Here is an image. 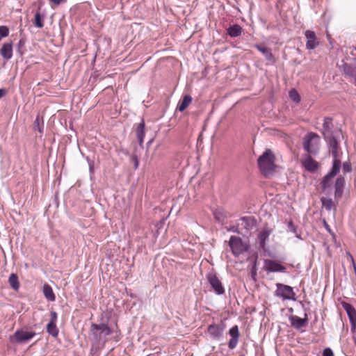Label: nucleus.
<instances>
[{
	"instance_id": "7",
	"label": "nucleus",
	"mask_w": 356,
	"mask_h": 356,
	"mask_svg": "<svg viewBox=\"0 0 356 356\" xmlns=\"http://www.w3.org/2000/svg\"><path fill=\"white\" fill-rule=\"evenodd\" d=\"M225 329V325L222 323L220 324H211L207 328V332L211 338L215 340H220Z\"/></svg>"
},
{
	"instance_id": "42",
	"label": "nucleus",
	"mask_w": 356,
	"mask_h": 356,
	"mask_svg": "<svg viewBox=\"0 0 356 356\" xmlns=\"http://www.w3.org/2000/svg\"><path fill=\"white\" fill-rule=\"evenodd\" d=\"M232 230L233 232H237V233H238V234H240V233H241L239 231H237V230H236V229H235L234 227H233V228L232 229Z\"/></svg>"
},
{
	"instance_id": "32",
	"label": "nucleus",
	"mask_w": 356,
	"mask_h": 356,
	"mask_svg": "<svg viewBox=\"0 0 356 356\" xmlns=\"http://www.w3.org/2000/svg\"><path fill=\"white\" fill-rule=\"evenodd\" d=\"M9 34V29L6 26H0V41L3 38H6Z\"/></svg>"
},
{
	"instance_id": "20",
	"label": "nucleus",
	"mask_w": 356,
	"mask_h": 356,
	"mask_svg": "<svg viewBox=\"0 0 356 356\" xmlns=\"http://www.w3.org/2000/svg\"><path fill=\"white\" fill-rule=\"evenodd\" d=\"M255 47L265 56L266 60L273 61V56L270 49L262 44H256Z\"/></svg>"
},
{
	"instance_id": "30",
	"label": "nucleus",
	"mask_w": 356,
	"mask_h": 356,
	"mask_svg": "<svg viewBox=\"0 0 356 356\" xmlns=\"http://www.w3.org/2000/svg\"><path fill=\"white\" fill-rule=\"evenodd\" d=\"M34 24L38 28H42L44 26L43 19L39 12L35 14Z\"/></svg>"
},
{
	"instance_id": "15",
	"label": "nucleus",
	"mask_w": 356,
	"mask_h": 356,
	"mask_svg": "<svg viewBox=\"0 0 356 356\" xmlns=\"http://www.w3.org/2000/svg\"><path fill=\"white\" fill-rule=\"evenodd\" d=\"M301 162L302 165L309 172H314L318 169V162L314 160L309 155H306Z\"/></svg>"
},
{
	"instance_id": "11",
	"label": "nucleus",
	"mask_w": 356,
	"mask_h": 356,
	"mask_svg": "<svg viewBox=\"0 0 356 356\" xmlns=\"http://www.w3.org/2000/svg\"><path fill=\"white\" fill-rule=\"evenodd\" d=\"M291 325L295 329H300L305 327L308 323L307 314L305 313L304 318H300L297 316H291L289 317Z\"/></svg>"
},
{
	"instance_id": "40",
	"label": "nucleus",
	"mask_w": 356,
	"mask_h": 356,
	"mask_svg": "<svg viewBox=\"0 0 356 356\" xmlns=\"http://www.w3.org/2000/svg\"><path fill=\"white\" fill-rule=\"evenodd\" d=\"M6 93V90L5 89H0V98L3 97Z\"/></svg>"
},
{
	"instance_id": "18",
	"label": "nucleus",
	"mask_w": 356,
	"mask_h": 356,
	"mask_svg": "<svg viewBox=\"0 0 356 356\" xmlns=\"http://www.w3.org/2000/svg\"><path fill=\"white\" fill-rule=\"evenodd\" d=\"M0 54L1 56L6 59L9 60L13 56V42L10 41L8 42L4 43L1 48L0 49Z\"/></svg>"
},
{
	"instance_id": "6",
	"label": "nucleus",
	"mask_w": 356,
	"mask_h": 356,
	"mask_svg": "<svg viewBox=\"0 0 356 356\" xmlns=\"http://www.w3.org/2000/svg\"><path fill=\"white\" fill-rule=\"evenodd\" d=\"M229 243L234 255L238 256L247 250L246 244H245L239 237L232 236Z\"/></svg>"
},
{
	"instance_id": "1",
	"label": "nucleus",
	"mask_w": 356,
	"mask_h": 356,
	"mask_svg": "<svg viewBox=\"0 0 356 356\" xmlns=\"http://www.w3.org/2000/svg\"><path fill=\"white\" fill-rule=\"evenodd\" d=\"M321 133L325 141L328 143L330 149H333V153L335 154V149L336 147H339L337 138L341 134V129H334L332 119L329 117H325L323 120Z\"/></svg>"
},
{
	"instance_id": "23",
	"label": "nucleus",
	"mask_w": 356,
	"mask_h": 356,
	"mask_svg": "<svg viewBox=\"0 0 356 356\" xmlns=\"http://www.w3.org/2000/svg\"><path fill=\"white\" fill-rule=\"evenodd\" d=\"M43 293L45 298L51 302H53L56 299V296L52 290V288L49 284H44L43 286Z\"/></svg>"
},
{
	"instance_id": "3",
	"label": "nucleus",
	"mask_w": 356,
	"mask_h": 356,
	"mask_svg": "<svg viewBox=\"0 0 356 356\" xmlns=\"http://www.w3.org/2000/svg\"><path fill=\"white\" fill-rule=\"evenodd\" d=\"M320 137L314 132L307 134L303 138V148L311 154H316L319 149Z\"/></svg>"
},
{
	"instance_id": "37",
	"label": "nucleus",
	"mask_w": 356,
	"mask_h": 356,
	"mask_svg": "<svg viewBox=\"0 0 356 356\" xmlns=\"http://www.w3.org/2000/svg\"><path fill=\"white\" fill-rule=\"evenodd\" d=\"M57 321V313L54 311L51 312V321L49 322H53L56 323Z\"/></svg>"
},
{
	"instance_id": "14",
	"label": "nucleus",
	"mask_w": 356,
	"mask_h": 356,
	"mask_svg": "<svg viewBox=\"0 0 356 356\" xmlns=\"http://www.w3.org/2000/svg\"><path fill=\"white\" fill-rule=\"evenodd\" d=\"M305 35L307 38L306 47L307 49H314L318 46V42L314 31L307 30Z\"/></svg>"
},
{
	"instance_id": "29",
	"label": "nucleus",
	"mask_w": 356,
	"mask_h": 356,
	"mask_svg": "<svg viewBox=\"0 0 356 356\" xmlns=\"http://www.w3.org/2000/svg\"><path fill=\"white\" fill-rule=\"evenodd\" d=\"M47 332L54 337H56L58 334V329L56 323L49 322L47 325Z\"/></svg>"
},
{
	"instance_id": "41",
	"label": "nucleus",
	"mask_w": 356,
	"mask_h": 356,
	"mask_svg": "<svg viewBox=\"0 0 356 356\" xmlns=\"http://www.w3.org/2000/svg\"><path fill=\"white\" fill-rule=\"evenodd\" d=\"M324 224H325V227L327 230V232H329L330 233L333 234V233L331 231V229L330 228V227L328 226V225L327 224V222L325 221L324 222Z\"/></svg>"
},
{
	"instance_id": "26",
	"label": "nucleus",
	"mask_w": 356,
	"mask_h": 356,
	"mask_svg": "<svg viewBox=\"0 0 356 356\" xmlns=\"http://www.w3.org/2000/svg\"><path fill=\"white\" fill-rule=\"evenodd\" d=\"M8 283L10 287L15 290L17 291L19 288V282L18 280V277L16 274L12 273L8 278Z\"/></svg>"
},
{
	"instance_id": "34",
	"label": "nucleus",
	"mask_w": 356,
	"mask_h": 356,
	"mask_svg": "<svg viewBox=\"0 0 356 356\" xmlns=\"http://www.w3.org/2000/svg\"><path fill=\"white\" fill-rule=\"evenodd\" d=\"M323 356H334L333 351L330 348H326L323 352Z\"/></svg>"
},
{
	"instance_id": "19",
	"label": "nucleus",
	"mask_w": 356,
	"mask_h": 356,
	"mask_svg": "<svg viewBox=\"0 0 356 356\" xmlns=\"http://www.w3.org/2000/svg\"><path fill=\"white\" fill-rule=\"evenodd\" d=\"M272 232L271 229L265 228L258 234V239L261 248H264L266 241Z\"/></svg>"
},
{
	"instance_id": "39",
	"label": "nucleus",
	"mask_w": 356,
	"mask_h": 356,
	"mask_svg": "<svg viewBox=\"0 0 356 356\" xmlns=\"http://www.w3.org/2000/svg\"><path fill=\"white\" fill-rule=\"evenodd\" d=\"M50 2L54 3L55 5L58 6L62 3L65 2L67 0H49Z\"/></svg>"
},
{
	"instance_id": "38",
	"label": "nucleus",
	"mask_w": 356,
	"mask_h": 356,
	"mask_svg": "<svg viewBox=\"0 0 356 356\" xmlns=\"http://www.w3.org/2000/svg\"><path fill=\"white\" fill-rule=\"evenodd\" d=\"M288 227L289 229V230L293 232V233H296V226L293 224V222L291 221L289 222L288 223Z\"/></svg>"
},
{
	"instance_id": "4",
	"label": "nucleus",
	"mask_w": 356,
	"mask_h": 356,
	"mask_svg": "<svg viewBox=\"0 0 356 356\" xmlns=\"http://www.w3.org/2000/svg\"><path fill=\"white\" fill-rule=\"evenodd\" d=\"M276 287L275 291L276 297L281 298L283 300H296V293L293 291V287L281 283L276 284Z\"/></svg>"
},
{
	"instance_id": "33",
	"label": "nucleus",
	"mask_w": 356,
	"mask_h": 356,
	"mask_svg": "<svg viewBox=\"0 0 356 356\" xmlns=\"http://www.w3.org/2000/svg\"><path fill=\"white\" fill-rule=\"evenodd\" d=\"M342 170L343 173L350 172L352 170L350 163L348 162L343 163Z\"/></svg>"
},
{
	"instance_id": "27",
	"label": "nucleus",
	"mask_w": 356,
	"mask_h": 356,
	"mask_svg": "<svg viewBox=\"0 0 356 356\" xmlns=\"http://www.w3.org/2000/svg\"><path fill=\"white\" fill-rule=\"evenodd\" d=\"M321 200L322 202L323 207L325 208L326 210H336V207L332 199L323 197H321Z\"/></svg>"
},
{
	"instance_id": "28",
	"label": "nucleus",
	"mask_w": 356,
	"mask_h": 356,
	"mask_svg": "<svg viewBox=\"0 0 356 356\" xmlns=\"http://www.w3.org/2000/svg\"><path fill=\"white\" fill-rule=\"evenodd\" d=\"M242 29L241 27L238 24H234L233 26H231L228 29L227 32L228 34L231 37H238L241 33Z\"/></svg>"
},
{
	"instance_id": "25",
	"label": "nucleus",
	"mask_w": 356,
	"mask_h": 356,
	"mask_svg": "<svg viewBox=\"0 0 356 356\" xmlns=\"http://www.w3.org/2000/svg\"><path fill=\"white\" fill-rule=\"evenodd\" d=\"M333 177H330L329 174H327L323 178L321 181V186H322V190L323 192L327 193V190L330 189L332 181V179Z\"/></svg>"
},
{
	"instance_id": "36",
	"label": "nucleus",
	"mask_w": 356,
	"mask_h": 356,
	"mask_svg": "<svg viewBox=\"0 0 356 356\" xmlns=\"http://www.w3.org/2000/svg\"><path fill=\"white\" fill-rule=\"evenodd\" d=\"M131 160L134 162V168L137 169L138 168V165H139V161H138L137 156L136 155H133L131 156Z\"/></svg>"
},
{
	"instance_id": "5",
	"label": "nucleus",
	"mask_w": 356,
	"mask_h": 356,
	"mask_svg": "<svg viewBox=\"0 0 356 356\" xmlns=\"http://www.w3.org/2000/svg\"><path fill=\"white\" fill-rule=\"evenodd\" d=\"M207 280H208L211 289L215 292L216 294L220 296L225 293V288L217 277V275L213 273H209L207 275Z\"/></svg>"
},
{
	"instance_id": "17",
	"label": "nucleus",
	"mask_w": 356,
	"mask_h": 356,
	"mask_svg": "<svg viewBox=\"0 0 356 356\" xmlns=\"http://www.w3.org/2000/svg\"><path fill=\"white\" fill-rule=\"evenodd\" d=\"M345 186V179L343 177L339 176L336 179L334 184V196L336 199H339L342 197L343 193V188Z\"/></svg>"
},
{
	"instance_id": "10",
	"label": "nucleus",
	"mask_w": 356,
	"mask_h": 356,
	"mask_svg": "<svg viewBox=\"0 0 356 356\" xmlns=\"http://www.w3.org/2000/svg\"><path fill=\"white\" fill-rule=\"evenodd\" d=\"M264 269L269 272H284L286 267L273 260L266 259L264 261Z\"/></svg>"
},
{
	"instance_id": "13",
	"label": "nucleus",
	"mask_w": 356,
	"mask_h": 356,
	"mask_svg": "<svg viewBox=\"0 0 356 356\" xmlns=\"http://www.w3.org/2000/svg\"><path fill=\"white\" fill-rule=\"evenodd\" d=\"M92 331L93 332V334H95L97 337V332H99V337H101V336H108L111 333V330L110 327L106 325V324H95L92 323L91 325Z\"/></svg>"
},
{
	"instance_id": "24",
	"label": "nucleus",
	"mask_w": 356,
	"mask_h": 356,
	"mask_svg": "<svg viewBox=\"0 0 356 356\" xmlns=\"http://www.w3.org/2000/svg\"><path fill=\"white\" fill-rule=\"evenodd\" d=\"M254 219L251 217H242L240 218L238 225L243 226L245 230L250 229L254 225Z\"/></svg>"
},
{
	"instance_id": "8",
	"label": "nucleus",
	"mask_w": 356,
	"mask_h": 356,
	"mask_svg": "<svg viewBox=\"0 0 356 356\" xmlns=\"http://www.w3.org/2000/svg\"><path fill=\"white\" fill-rule=\"evenodd\" d=\"M35 335L36 333L33 331L18 330L14 333L13 337L17 343H24L30 341Z\"/></svg>"
},
{
	"instance_id": "12",
	"label": "nucleus",
	"mask_w": 356,
	"mask_h": 356,
	"mask_svg": "<svg viewBox=\"0 0 356 356\" xmlns=\"http://www.w3.org/2000/svg\"><path fill=\"white\" fill-rule=\"evenodd\" d=\"M229 334L231 337L230 340L228 342V347L232 350L235 348L238 344L239 339V331L237 325L233 326L229 331Z\"/></svg>"
},
{
	"instance_id": "35",
	"label": "nucleus",
	"mask_w": 356,
	"mask_h": 356,
	"mask_svg": "<svg viewBox=\"0 0 356 356\" xmlns=\"http://www.w3.org/2000/svg\"><path fill=\"white\" fill-rule=\"evenodd\" d=\"M34 129H38L40 132H42V129L40 127V118L38 116L34 122Z\"/></svg>"
},
{
	"instance_id": "16",
	"label": "nucleus",
	"mask_w": 356,
	"mask_h": 356,
	"mask_svg": "<svg viewBox=\"0 0 356 356\" xmlns=\"http://www.w3.org/2000/svg\"><path fill=\"white\" fill-rule=\"evenodd\" d=\"M343 308L346 312L353 328L356 327V311L355 308L347 302L342 304Z\"/></svg>"
},
{
	"instance_id": "44",
	"label": "nucleus",
	"mask_w": 356,
	"mask_h": 356,
	"mask_svg": "<svg viewBox=\"0 0 356 356\" xmlns=\"http://www.w3.org/2000/svg\"><path fill=\"white\" fill-rule=\"evenodd\" d=\"M350 259H351V260H352V262L354 264V260H353V257H352L351 255H350Z\"/></svg>"
},
{
	"instance_id": "43",
	"label": "nucleus",
	"mask_w": 356,
	"mask_h": 356,
	"mask_svg": "<svg viewBox=\"0 0 356 356\" xmlns=\"http://www.w3.org/2000/svg\"><path fill=\"white\" fill-rule=\"evenodd\" d=\"M90 170L92 172V164H90Z\"/></svg>"
},
{
	"instance_id": "22",
	"label": "nucleus",
	"mask_w": 356,
	"mask_h": 356,
	"mask_svg": "<svg viewBox=\"0 0 356 356\" xmlns=\"http://www.w3.org/2000/svg\"><path fill=\"white\" fill-rule=\"evenodd\" d=\"M144 129H145V123H144V121L142 120V122L138 124V125L136 128V136H137V138H138L140 145H142V144L143 143V138L145 136Z\"/></svg>"
},
{
	"instance_id": "31",
	"label": "nucleus",
	"mask_w": 356,
	"mask_h": 356,
	"mask_svg": "<svg viewBox=\"0 0 356 356\" xmlns=\"http://www.w3.org/2000/svg\"><path fill=\"white\" fill-rule=\"evenodd\" d=\"M289 97L295 102H299L300 101V97L295 89H291L290 90Z\"/></svg>"
},
{
	"instance_id": "9",
	"label": "nucleus",
	"mask_w": 356,
	"mask_h": 356,
	"mask_svg": "<svg viewBox=\"0 0 356 356\" xmlns=\"http://www.w3.org/2000/svg\"><path fill=\"white\" fill-rule=\"evenodd\" d=\"M338 149L339 147H336L335 154L333 153V149H330V151L334 159L332 167L330 171L327 173L329 174L330 177H334L339 172L341 168V161L339 159Z\"/></svg>"
},
{
	"instance_id": "2",
	"label": "nucleus",
	"mask_w": 356,
	"mask_h": 356,
	"mask_svg": "<svg viewBox=\"0 0 356 356\" xmlns=\"http://www.w3.org/2000/svg\"><path fill=\"white\" fill-rule=\"evenodd\" d=\"M275 157L272 150L266 149L257 159V164L261 172L268 177L273 175L275 170Z\"/></svg>"
},
{
	"instance_id": "21",
	"label": "nucleus",
	"mask_w": 356,
	"mask_h": 356,
	"mask_svg": "<svg viewBox=\"0 0 356 356\" xmlns=\"http://www.w3.org/2000/svg\"><path fill=\"white\" fill-rule=\"evenodd\" d=\"M192 102V97L189 95L184 96L183 99L179 101L177 109L179 111H184Z\"/></svg>"
}]
</instances>
